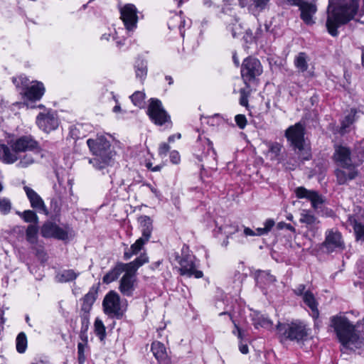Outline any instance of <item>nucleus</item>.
Masks as SVG:
<instances>
[{"label":"nucleus","instance_id":"obj_53","mask_svg":"<svg viewBox=\"0 0 364 364\" xmlns=\"http://www.w3.org/2000/svg\"><path fill=\"white\" fill-rule=\"evenodd\" d=\"M269 0H251L255 7L264 9Z\"/></svg>","mask_w":364,"mask_h":364},{"label":"nucleus","instance_id":"obj_44","mask_svg":"<svg viewBox=\"0 0 364 364\" xmlns=\"http://www.w3.org/2000/svg\"><path fill=\"white\" fill-rule=\"evenodd\" d=\"M23 219L27 223H38V217L36 214L32 210H25L22 213H19Z\"/></svg>","mask_w":364,"mask_h":364},{"label":"nucleus","instance_id":"obj_20","mask_svg":"<svg viewBox=\"0 0 364 364\" xmlns=\"http://www.w3.org/2000/svg\"><path fill=\"white\" fill-rule=\"evenodd\" d=\"M129 263H117L112 269H111L102 278V282L105 284H110L118 279L119 275L124 272L127 269Z\"/></svg>","mask_w":364,"mask_h":364},{"label":"nucleus","instance_id":"obj_51","mask_svg":"<svg viewBox=\"0 0 364 364\" xmlns=\"http://www.w3.org/2000/svg\"><path fill=\"white\" fill-rule=\"evenodd\" d=\"M170 149V146L167 143L163 142L160 144L159 147V154L161 156H166L167 155L168 151Z\"/></svg>","mask_w":364,"mask_h":364},{"label":"nucleus","instance_id":"obj_10","mask_svg":"<svg viewBox=\"0 0 364 364\" xmlns=\"http://www.w3.org/2000/svg\"><path fill=\"white\" fill-rule=\"evenodd\" d=\"M263 72L259 60L255 58H245L241 66V75L245 82L255 81Z\"/></svg>","mask_w":364,"mask_h":364},{"label":"nucleus","instance_id":"obj_56","mask_svg":"<svg viewBox=\"0 0 364 364\" xmlns=\"http://www.w3.org/2000/svg\"><path fill=\"white\" fill-rule=\"evenodd\" d=\"M250 92H243V95H242L240 98V105L242 106L247 107L248 106V97Z\"/></svg>","mask_w":364,"mask_h":364},{"label":"nucleus","instance_id":"obj_39","mask_svg":"<svg viewBox=\"0 0 364 364\" xmlns=\"http://www.w3.org/2000/svg\"><path fill=\"white\" fill-rule=\"evenodd\" d=\"M299 221L302 223H305L309 226H312L318 223L317 218L308 211L304 210L301 214Z\"/></svg>","mask_w":364,"mask_h":364},{"label":"nucleus","instance_id":"obj_6","mask_svg":"<svg viewBox=\"0 0 364 364\" xmlns=\"http://www.w3.org/2000/svg\"><path fill=\"white\" fill-rule=\"evenodd\" d=\"M147 114L154 124L160 127L164 126L167 129L172 127L173 123L171 116L165 110L160 100L154 98L150 100Z\"/></svg>","mask_w":364,"mask_h":364},{"label":"nucleus","instance_id":"obj_63","mask_svg":"<svg viewBox=\"0 0 364 364\" xmlns=\"http://www.w3.org/2000/svg\"><path fill=\"white\" fill-rule=\"evenodd\" d=\"M232 59H233L234 63L236 64V65L238 66L240 64V62H239V60L235 53L233 55Z\"/></svg>","mask_w":364,"mask_h":364},{"label":"nucleus","instance_id":"obj_5","mask_svg":"<svg viewBox=\"0 0 364 364\" xmlns=\"http://www.w3.org/2000/svg\"><path fill=\"white\" fill-rule=\"evenodd\" d=\"M286 137L299 157L304 160H309L311 156L310 148L304 141V127L301 123L291 126L286 131Z\"/></svg>","mask_w":364,"mask_h":364},{"label":"nucleus","instance_id":"obj_60","mask_svg":"<svg viewBox=\"0 0 364 364\" xmlns=\"http://www.w3.org/2000/svg\"><path fill=\"white\" fill-rule=\"evenodd\" d=\"M181 138V134L180 133H177L175 134H172L168 136V141L169 143H173L175 141L176 139H180Z\"/></svg>","mask_w":364,"mask_h":364},{"label":"nucleus","instance_id":"obj_50","mask_svg":"<svg viewBox=\"0 0 364 364\" xmlns=\"http://www.w3.org/2000/svg\"><path fill=\"white\" fill-rule=\"evenodd\" d=\"M199 140L201 141L203 145L205 146L207 149V154H209L210 151H212L215 154L212 141L205 137L202 138L201 136L199 137Z\"/></svg>","mask_w":364,"mask_h":364},{"label":"nucleus","instance_id":"obj_34","mask_svg":"<svg viewBox=\"0 0 364 364\" xmlns=\"http://www.w3.org/2000/svg\"><path fill=\"white\" fill-rule=\"evenodd\" d=\"M135 73L136 77L144 78L147 74V63L145 60L138 58L135 63Z\"/></svg>","mask_w":364,"mask_h":364},{"label":"nucleus","instance_id":"obj_31","mask_svg":"<svg viewBox=\"0 0 364 364\" xmlns=\"http://www.w3.org/2000/svg\"><path fill=\"white\" fill-rule=\"evenodd\" d=\"M33 154L26 153L23 156H21L19 154V158L18 159V162L16 164V166L18 168H27L31 165L33 164L36 162V158L33 156V154L36 155L35 151H33ZM39 152L36 154L38 155Z\"/></svg>","mask_w":364,"mask_h":364},{"label":"nucleus","instance_id":"obj_3","mask_svg":"<svg viewBox=\"0 0 364 364\" xmlns=\"http://www.w3.org/2000/svg\"><path fill=\"white\" fill-rule=\"evenodd\" d=\"M111 136L97 134L87 140V144L95 158L89 160L97 169H102L111 165L115 156V151L111 149Z\"/></svg>","mask_w":364,"mask_h":364},{"label":"nucleus","instance_id":"obj_61","mask_svg":"<svg viewBox=\"0 0 364 364\" xmlns=\"http://www.w3.org/2000/svg\"><path fill=\"white\" fill-rule=\"evenodd\" d=\"M240 351L243 354H247L248 353V346L247 344L240 343L239 346Z\"/></svg>","mask_w":364,"mask_h":364},{"label":"nucleus","instance_id":"obj_35","mask_svg":"<svg viewBox=\"0 0 364 364\" xmlns=\"http://www.w3.org/2000/svg\"><path fill=\"white\" fill-rule=\"evenodd\" d=\"M349 221L353 227L355 238L357 240L364 241V225L357 222L353 218L350 217Z\"/></svg>","mask_w":364,"mask_h":364},{"label":"nucleus","instance_id":"obj_22","mask_svg":"<svg viewBox=\"0 0 364 364\" xmlns=\"http://www.w3.org/2000/svg\"><path fill=\"white\" fill-rule=\"evenodd\" d=\"M23 190L31 203L32 208L37 210H44L45 205L40 196L31 188L25 186Z\"/></svg>","mask_w":364,"mask_h":364},{"label":"nucleus","instance_id":"obj_8","mask_svg":"<svg viewBox=\"0 0 364 364\" xmlns=\"http://www.w3.org/2000/svg\"><path fill=\"white\" fill-rule=\"evenodd\" d=\"M277 329L285 338L297 341L306 340L311 334V329L301 321L290 324H279Z\"/></svg>","mask_w":364,"mask_h":364},{"label":"nucleus","instance_id":"obj_12","mask_svg":"<svg viewBox=\"0 0 364 364\" xmlns=\"http://www.w3.org/2000/svg\"><path fill=\"white\" fill-rule=\"evenodd\" d=\"M323 247L328 252H332L344 249V242L341 234L336 230H328L325 233V240Z\"/></svg>","mask_w":364,"mask_h":364},{"label":"nucleus","instance_id":"obj_26","mask_svg":"<svg viewBox=\"0 0 364 364\" xmlns=\"http://www.w3.org/2000/svg\"><path fill=\"white\" fill-rule=\"evenodd\" d=\"M252 317L253 325L255 328H264L270 329L272 326L273 323L272 321L258 312H254Z\"/></svg>","mask_w":364,"mask_h":364},{"label":"nucleus","instance_id":"obj_64","mask_svg":"<svg viewBox=\"0 0 364 364\" xmlns=\"http://www.w3.org/2000/svg\"><path fill=\"white\" fill-rule=\"evenodd\" d=\"M121 109L119 105H116L114 108H113V112H119Z\"/></svg>","mask_w":364,"mask_h":364},{"label":"nucleus","instance_id":"obj_36","mask_svg":"<svg viewBox=\"0 0 364 364\" xmlns=\"http://www.w3.org/2000/svg\"><path fill=\"white\" fill-rule=\"evenodd\" d=\"M358 113V112L356 110L352 109L350 112L345 117V119L342 122L341 127L342 133L346 132V128L348 127L349 125H350L355 122L356 117H358V116H357Z\"/></svg>","mask_w":364,"mask_h":364},{"label":"nucleus","instance_id":"obj_15","mask_svg":"<svg viewBox=\"0 0 364 364\" xmlns=\"http://www.w3.org/2000/svg\"><path fill=\"white\" fill-rule=\"evenodd\" d=\"M334 159L343 168H348L352 166H358L363 161V159H360L358 163L355 161L353 162L350 157L349 149L343 146H337L335 147Z\"/></svg>","mask_w":364,"mask_h":364},{"label":"nucleus","instance_id":"obj_14","mask_svg":"<svg viewBox=\"0 0 364 364\" xmlns=\"http://www.w3.org/2000/svg\"><path fill=\"white\" fill-rule=\"evenodd\" d=\"M36 123L41 129L50 132L58 127V119L55 112L48 111L37 116Z\"/></svg>","mask_w":364,"mask_h":364},{"label":"nucleus","instance_id":"obj_4","mask_svg":"<svg viewBox=\"0 0 364 364\" xmlns=\"http://www.w3.org/2000/svg\"><path fill=\"white\" fill-rule=\"evenodd\" d=\"M148 262V257L145 253L140 255L134 261L129 262L127 269L119 280V290L125 296H132L137 287L136 271Z\"/></svg>","mask_w":364,"mask_h":364},{"label":"nucleus","instance_id":"obj_9","mask_svg":"<svg viewBox=\"0 0 364 364\" xmlns=\"http://www.w3.org/2000/svg\"><path fill=\"white\" fill-rule=\"evenodd\" d=\"M102 306L105 314L120 318L124 313L119 295L115 291H109L105 296Z\"/></svg>","mask_w":364,"mask_h":364},{"label":"nucleus","instance_id":"obj_7","mask_svg":"<svg viewBox=\"0 0 364 364\" xmlns=\"http://www.w3.org/2000/svg\"><path fill=\"white\" fill-rule=\"evenodd\" d=\"M7 146L9 147L10 154L16 158V162L21 153L35 151L36 154L39 152L38 142L31 136H22L18 139L10 140Z\"/></svg>","mask_w":364,"mask_h":364},{"label":"nucleus","instance_id":"obj_33","mask_svg":"<svg viewBox=\"0 0 364 364\" xmlns=\"http://www.w3.org/2000/svg\"><path fill=\"white\" fill-rule=\"evenodd\" d=\"M0 159L6 164H12L16 162V158L10 154L9 147L6 144H0Z\"/></svg>","mask_w":364,"mask_h":364},{"label":"nucleus","instance_id":"obj_21","mask_svg":"<svg viewBox=\"0 0 364 364\" xmlns=\"http://www.w3.org/2000/svg\"><path fill=\"white\" fill-rule=\"evenodd\" d=\"M138 222L142 234L140 238L149 241L153 230L152 220L147 215H141L138 218Z\"/></svg>","mask_w":364,"mask_h":364},{"label":"nucleus","instance_id":"obj_13","mask_svg":"<svg viewBox=\"0 0 364 364\" xmlns=\"http://www.w3.org/2000/svg\"><path fill=\"white\" fill-rule=\"evenodd\" d=\"M136 8L134 5L128 4L120 9L121 18L126 29L132 31L136 28L138 16Z\"/></svg>","mask_w":364,"mask_h":364},{"label":"nucleus","instance_id":"obj_1","mask_svg":"<svg viewBox=\"0 0 364 364\" xmlns=\"http://www.w3.org/2000/svg\"><path fill=\"white\" fill-rule=\"evenodd\" d=\"M331 326L343 348L352 350L364 348V335L359 325H353L346 316L337 315L331 317Z\"/></svg>","mask_w":364,"mask_h":364},{"label":"nucleus","instance_id":"obj_52","mask_svg":"<svg viewBox=\"0 0 364 364\" xmlns=\"http://www.w3.org/2000/svg\"><path fill=\"white\" fill-rule=\"evenodd\" d=\"M170 160L174 164H179L181 161V156H180L179 153L176 150L171 151Z\"/></svg>","mask_w":364,"mask_h":364},{"label":"nucleus","instance_id":"obj_28","mask_svg":"<svg viewBox=\"0 0 364 364\" xmlns=\"http://www.w3.org/2000/svg\"><path fill=\"white\" fill-rule=\"evenodd\" d=\"M148 241L139 237L138 240H136V242L134 244L131 245L130 248H128L124 251V259H129L134 255H137L143 249L144 245Z\"/></svg>","mask_w":364,"mask_h":364},{"label":"nucleus","instance_id":"obj_55","mask_svg":"<svg viewBox=\"0 0 364 364\" xmlns=\"http://www.w3.org/2000/svg\"><path fill=\"white\" fill-rule=\"evenodd\" d=\"M244 39L247 43H252L255 41L254 35L250 30H247L244 36Z\"/></svg>","mask_w":364,"mask_h":364},{"label":"nucleus","instance_id":"obj_23","mask_svg":"<svg viewBox=\"0 0 364 364\" xmlns=\"http://www.w3.org/2000/svg\"><path fill=\"white\" fill-rule=\"evenodd\" d=\"M43 94V92H23L22 103L30 108L42 107V105H36V102L41 99Z\"/></svg>","mask_w":364,"mask_h":364},{"label":"nucleus","instance_id":"obj_40","mask_svg":"<svg viewBox=\"0 0 364 364\" xmlns=\"http://www.w3.org/2000/svg\"><path fill=\"white\" fill-rule=\"evenodd\" d=\"M275 223L272 219H267L264 223V228H258L255 230L256 236L267 235L274 227Z\"/></svg>","mask_w":364,"mask_h":364},{"label":"nucleus","instance_id":"obj_38","mask_svg":"<svg viewBox=\"0 0 364 364\" xmlns=\"http://www.w3.org/2000/svg\"><path fill=\"white\" fill-rule=\"evenodd\" d=\"M27 348V338L23 332L20 333L16 338V350L18 353H23Z\"/></svg>","mask_w":364,"mask_h":364},{"label":"nucleus","instance_id":"obj_25","mask_svg":"<svg viewBox=\"0 0 364 364\" xmlns=\"http://www.w3.org/2000/svg\"><path fill=\"white\" fill-rule=\"evenodd\" d=\"M304 303L311 309V315L313 318H316L318 316V310L317 308V302L312 292L309 291L306 292L301 297Z\"/></svg>","mask_w":364,"mask_h":364},{"label":"nucleus","instance_id":"obj_32","mask_svg":"<svg viewBox=\"0 0 364 364\" xmlns=\"http://www.w3.org/2000/svg\"><path fill=\"white\" fill-rule=\"evenodd\" d=\"M309 58L306 53H299L294 58V65L300 72L307 70Z\"/></svg>","mask_w":364,"mask_h":364},{"label":"nucleus","instance_id":"obj_42","mask_svg":"<svg viewBox=\"0 0 364 364\" xmlns=\"http://www.w3.org/2000/svg\"><path fill=\"white\" fill-rule=\"evenodd\" d=\"M145 97L144 92H133L130 96V99L134 105L140 108L144 107L145 105Z\"/></svg>","mask_w":364,"mask_h":364},{"label":"nucleus","instance_id":"obj_62","mask_svg":"<svg viewBox=\"0 0 364 364\" xmlns=\"http://www.w3.org/2000/svg\"><path fill=\"white\" fill-rule=\"evenodd\" d=\"M235 328H236V331H237V333L235 331H233V333L237 335V336L238 337V338H240V340L242 339V337H243V335H242V331L240 330V328L235 323Z\"/></svg>","mask_w":364,"mask_h":364},{"label":"nucleus","instance_id":"obj_17","mask_svg":"<svg viewBox=\"0 0 364 364\" xmlns=\"http://www.w3.org/2000/svg\"><path fill=\"white\" fill-rule=\"evenodd\" d=\"M295 194L299 198H306L311 201L314 209H318L324 203V199L317 191H310L304 187H299L295 190Z\"/></svg>","mask_w":364,"mask_h":364},{"label":"nucleus","instance_id":"obj_18","mask_svg":"<svg viewBox=\"0 0 364 364\" xmlns=\"http://www.w3.org/2000/svg\"><path fill=\"white\" fill-rule=\"evenodd\" d=\"M180 273L181 275H186L188 277H194L196 279L203 277L202 271L196 269V265L192 258H185L180 262Z\"/></svg>","mask_w":364,"mask_h":364},{"label":"nucleus","instance_id":"obj_24","mask_svg":"<svg viewBox=\"0 0 364 364\" xmlns=\"http://www.w3.org/2000/svg\"><path fill=\"white\" fill-rule=\"evenodd\" d=\"M356 166H352L350 168H344L343 170L338 169L336 172L337 180L340 184H344L349 180L355 178L358 171L355 169Z\"/></svg>","mask_w":364,"mask_h":364},{"label":"nucleus","instance_id":"obj_59","mask_svg":"<svg viewBox=\"0 0 364 364\" xmlns=\"http://www.w3.org/2000/svg\"><path fill=\"white\" fill-rule=\"evenodd\" d=\"M243 234L245 236H256L255 231L252 230L250 228H245L243 230Z\"/></svg>","mask_w":364,"mask_h":364},{"label":"nucleus","instance_id":"obj_54","mask_svg":"<svg viewBox=\"0 0 364 364\" xmlns=\"http://www.w3.org/2000/svg\"><path fill=\"white\" fill-rule=\"evenodd\" d=\"M309 290H306V287L303 284H299L298 287L295 288L294 290V293L301 297H302L306 292H308Z\"/></svg>","mask_w":364,"mask_h":364},{"label":"nucleus","instance_id":"obj_41","mask_svg":"<svg viewBox=\"0 0 364 364\" xmlns=\"http://www.w3.org/2000/svg\"><path fill=\"white\" fill-rule=\"evenodd\" d=\"M268 147L269 151L267 154L269 156L270 159H277L281 152L282 145L279 143H271L269 144Z\"/></svg>","mask_w":364,"mask_h":364},{"label":"nucleus","instance_id":"obj_30","mask_svg":"<svg viewBox=\"0 0 364 364\" xmlns=\"http://www.w3.org/2000/svg\"><path fill=\"white\" fill-rule=\"evenodd\" d=\"M79 275L73 269H65L58 272L55 279L58 282H68L75 280Z\"/></svg>","mask_w":364,"mask_h":364},{"label":"nucleus","instance_id":"obj_46","mask_svg":"<svg viewBox=\"0 0 364 364\" xmlns=\"http://www.w3.org/2000/svg\"><path fill=\"white\" fill-rule=\"evenodd\" d=\"M235 121L238 127L241 129H245L247 125V119L244 114H237L235 117Z\"/></svg>","mask_w":364,"mask_h":364},{"label":"nucleus","instance_id":"obj_19","mask_svg":"<svg viewBox=\"0 0 364 364\" xmlns=\"http://www.w3.org/2000/svg\"><path fill=\"white\" fill-rule=\"evenodd\" d=\"M299 10L301 11V18L305 23L308 25L314 23L313 16L317 11L316 6L314 4L304 1L299 7Z\"/></svg>","mask_w":364,"mask_h":364},{"label":"nucleus","instance_id":"obj_57","mask_svg":"<svg viewBox=\"0 0 364 364\" xmlns=\"http://www.w3.org/2000/svg\"><path fill=\"white\" fill-rule=\"evenodd\" d=\"M284 2L287 3L288 5L291 6H298L300 7L301 4L303 3V0H282Z\"/></svg>","mask_w":364,"mask_h":364},{"label":"nucleus","instance_id":"obj_27","mask_svg":"<svg viewBox=\"0 0 364 364\" xmlns=\"http://www.w3.org/2000/svg\"><path fill=\"white\" fill-rule=\"evenodd\" d=\"M97 291L95 287H92L87 294L83 298L82 310L85 313H89L97 298Z\"/></svg>","mask_w":364,"mask_h":364},{"label":"nucleus","instance_id":"obj_29","mask_svg":"<svg viewBox=\"0 0 364 364\" xmlns=\"http://www.w3.org/2000/svg\"><path fill=\"white\" fill-rule=\"evenodd\" d=\"M151 351L154 357L159 361L165 360L167 358L166 349L164 345L159 341L152 343Z\"/></svg>","mask_w":364,"mask_h":364},{"label":"nucleus","instance_id":"obj_49","mask_svg":"<svg viewBox=\"0 0 364 364\" xmlns=\"http://www.w3.org/2000/svg\"><path fill=\"white\" fill-rule=\"evenodd\" d=\"M85 344L82 343H79L77 345V353H78V360L80 363H82L85 361Z\"/></svg>","mask_w":364,"mask_h":364},{"label":"nucleus","instance_id":"obj_16","mask_svg":"<svg viewBox=\"0 0 364 364\" xmlns=\"http://www.w3.org/2000/svg\"><path fill=\"white\" fill-rule=\"evenodd\" d=\"M12 81L17 90L25 91L45 90V87L41 82L37 80L30 81L26 76L21 75L17 77H13Z\"/></svg>","mask_w":364,"mask_h":364},{"label":"nucleus","instance_id":"obj_47","mask_svg":"<svg viewBox=\"0 0 364 364\" xmlns=\"http://www.w3.org/2000/svg\"><path fill=\"white\" fill-rule=\"evenodd\" d=\"M223 122V117L219 114H215L208 118L207 123L211 126L219 125Z\"/></svg>","mask_w":364,"mask_h":364},{"label":"nucleus","instance_id":"obj_2","mask_svg":"<svg viewBox=\"0 0 364 364\" xmlns=\"http://www.w3.org/2000/svg\"><path fill=\"white\" fill-rule=\"evenodd\" d=\"M335 1L329 0L326 21L328 31L332 36H337V28L353 18L359 6V0H345L343 4L333 7Z\"/></svg>","mask_w":364,"mask_h":364},{"label":"nucleus","instance_id":"obj_58","mask_svg":"<svg viewBox=\"0 0 364 364\" xmlns=\"http://www.w3.org/2000/svg\"><path fill=\"white\" fill-rule=\"evenodd\" d=\"M146 167L148 169H150L152 171H159L161 169V166H156L154 167L152 166V164L151 162H146L145 164Z\"/></svg>","mask_w":364,"mask_h":364},{"label":"nucleus","instance_id":"obj_48","mask_svg":"<svg viewBox=\"0 0 364 364\" xmlns=\"http://www.w3.org/2000/svg\"><path fill=\"white\" fill-rule=\"evenodd\" d=\"M267 32V27H266V26H265V27L263 28L261 26H259L257 28V30H256V31H255V34H254L255 41V42H257V41H259L262 40V38H263V36H264V34H265Z\"/></svg>","mask_w":364,"mask_h":364},{"label":"nucleus","instance_id":"obj_45","mask_svg":"<svg viewBox=\"0 0 364 364\" xmlns=\"http://www.w3.org/2000/svg\"><path fill=\"white\" fill-rule=\"evenodd\" d=\"M11 209V201L6 198H0V212L3 215H7L10 212Z\"/></svg>","mask_w":364,"mask_h":364},{"label":"nucleus","instance_id":"obj_37","mask_svg":"<svg viewBox=\"0 0 364 364\" xmlns=\"http://www.w3.org/2000/svg\"><path fill=\"white\" fill-rule=\"evenodd\" d=\"M94 329L95 334L102 341L106 336L105 326L100 318H96L94 323Z\"/></svg>","mask_w":364,"mask_h":364},{"label":"nucleus","instance_id":"obj_11","mask_svg":"<svg viewBox=\"0 0 364 364\" xmlns=\"http://www.w3.org/2000/svg\"><path fill=\"white\" fill-rule=\"evenodd\" d=\"M73 234V230L68 226L60 227L58 225L48 222L41 228V235L44 237H54L65 240Z\"/></svg>","mask_w":364,"mask_h":364},{"label":"nucleus","instance_id":"obj_43","mask_svg":"<svg viewBox=\"0 0 364 364\" xmlns=\"http://www.w3.org/2000/svg\"><path fill=\"white\" fill-rule=\"evenodd\" d=\"M38 227L36 225H30L26 230V239L27 240L34 244L37 241Z\"/></svg>","mask_w":364,"mask_h":364}]
</instances>
